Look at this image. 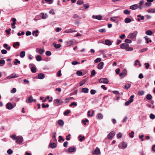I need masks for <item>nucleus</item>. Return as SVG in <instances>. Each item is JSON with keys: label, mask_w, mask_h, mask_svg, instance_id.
I'll use <instances>...</instances> for the list:
<instances>
[{"label": "nucleus", "mask_w": 155, "mask_h": 155, "mask_svg": "<svg viewBox=\"0 0 155 155\" xmlns=\"http://www.w3.org/2000/svg\"><path fill=\"white\" fill-rule=\"evenodd\" d=\"M71 112V111L69 110H67L65 112H64V114L65 116H68V114Z\"/></svg>", "instance_id": "41"}, {"label": "nucleus", "mask_w": 155, "mask_h": 155, "mask_svg": "<svg viewBox=\"0 0 155 155\" xmlns=\"http://www.w3.org/2000/svg\"><path fill=\"white\" fill-rule=\"evenodd\" d=\"M131 21V19L128 18H126L124 20V22L126 23H128L130 22Z\"/></svg>", "instance_id": "31"}, {"label": "nucleus", "mask_w": 155, "mask_h": 155, "mask_svg": "<svg viewBox=\"0 0 155 155\" xmlns=\"http://www.w3.org/2000/svg\"><path fill=\"white\" fill-rule=\"evenodd\" d=\"M42 107L43 108H45L46 107H48L49 106V105L48 104H47L46 105H45L43 103L42 104Z\"/></svg>", "instance_id": "53"}, {"label": "nucleus", "mask_w": 155, "mask_h": 155, "mask_svg": "<svg viewBox=\"0 0 155 155\" xmlns=\"http://www.w3.org/2000/svg\"><path fill=\"white\" fill-rule=\"evenodd\" d=\"M147 50V48H143V49H141V50H140L139 51V52L142 53L143 52H144V51H146Z\"/></svg>", "instance_id": "62"}, {"label": "nucleus", "mask_w": 155, "mask_h": 155, "mask_svg": "<svg viewBox=\"0 0 155 155\" xmlns=\"http://www.w3.org/2000/svg\"><path fill=\"white\" fill-rule=\"evenodd\" d=\"M137 33V31H134V32L130 33L128 35V38L132 39H134L135 41Z\"/></svg>", "instance_id": "3"}, {"label": "nucleus", "mask_w": 155, "mask_h": 155, "mask_svg": "<svg viewBox=\"0 0 155 155\" xmlns=\"http://www.w3.org/2000/svg\"><path fill=\"white\" fill-rule=\"evenodd\" d=\"M88 89L87 88H83L82 89V92L84 93H88Z\"/></svg>", "instance_id": "25"}, {"label": "nucleus", "mask_w": 155, "mask_h": 155, "mask_svg": "<svg viewBox=\"0 0 155 155\" xmlns=\"http://www.w3.org/2000/svg\"><path fill=\"white\" fill-rule=\"evenodd\" d=\"M15 61L14 62V63L15 65H17V63L19 64H20V61H19L18 60V59H15Z\"/></svg>", "instance_id": "42"}, {"label": "nucleus", "mask_w": 155, "mask_h": 155, "mask_svg": "<svg viewBox=\"0 0 155 155\" xmlns=\"http://www.w3.org/2000/svg\"><path fill=\"white\" fill-rule=\"evenodd\" d=\"M129 45L126 43H124L121 44L120 46V48L123 49H126L127 47H128Z\"/></svg>", "instance_id": "8"}, {"label": "nucleus", "mask_w": 155, "mask_h": 155, "mask_svg": "<svg viewBox=\"0 0 155 155\" xmlns=\"http://www.w3.org/2000/svg\"><path fill=\"white\" fill-rule=\"evenodd\" d=\"M122 136V134L121 133H119L117 135V137L118 138H120Z\"/></svg>", "instance_id": "64"}, {"label": "nucleus", "mask_w": 155, "mask_h": 155, "mask_svg": "<svg viewBox=\"0 0 155 155\" xmlns=\"http://www.w3.org/2000/svg\"><path fill=\"white\" fill-rule=\"evenodd\" d=\"M134 97V95H132L130 97V99L129 100L131 103L133 101V98Z\"/></svg>", "instance_id": "47"}, {"label": "nucleus", "mask_w": 155, "mask_h": 155, "mask_svg": "<svg viewBox=\"0 0 155 155\" xmlns=\"http://www.w3.org/2000/svg\"><path fill=\"white\" fill-rule=\"evenodd\" d=\"M46 54L47 56H49L51 55V52L49 51H47L46 52Z\"/></svg>", "instance_id": "55"}, {"label": "nucleus", "mask_w": 155, "mask_h": 155, "mask_svg": "<svg viewBox=\"0 0 155 155\" xmlns=\"http://www.w3.org/2000/svg\"><path fill=\"white\" fill-rule=\"evenodd\" d=\"M7 153L8 154L10 155V154H11L12 153L13 151L11 149H9L8 150Z\"/></svg>", "instance_id": "60"}, {"label": "nucleus", "mask_w": 155, "mask_h": 155, "mask_svg": "<svg viewBox=\"0 0 155 155\" xmlns=\"http://www.w3.org/2000/svg\"><path fill=\"white\" fill-rule=\"evenodd\" d=\"M5 63V61L4 60H0V66H3Z\"/></svg>", "instance_id": "33"}, {"label": "nucleus", "mask_w": 155, "mask_h": 155, "mask_svg": "<svg viewBox=\"0 0 155 155\" xmlns=\"http://www.w3.org/2000/svg\"><path fill=\"white\" fill-rule=\"evenodd\" d=\"M127 147V144L125 142H123L118 145V147L120 149H124Z\"/></svg>", "instance_id": "4"}, {"label": "nucleus", "mask_w": 155, "mask_h": 155, "mask_svg": "<svg viewBox=\"0 0 155 155\" xmlns=\"http://www.w3.org/2000/svg\"><path fill=\"white\" fill-rule=\"evenodd\" d=\"M53 45L54 47L55 48H59L61 47V44H56L55 42H54L53 43Z\"/></svg>", "instance_id": "16"}, {"label": "nucleus", "mask_w": 155, "mask_h": 155, "mask_svg": "<svg viewBox=\"0 0 155 155\" xmlns=\"http://www.w3.org/2000/svg\"><path fill=\"white\" fill-rule=\"evenodd\" d=\"M45 51L44 49H39L38 48H37L36 49V51L41 54H42Z\"/></svg>", "instance_id": "7"}, {"label": "nucleus", "mask_w": 155, "mask_h": 155, "mask_svg": "<svg viewBox=\"0 0 155 155\" xmlns=\"http://www.w3.org/2000/svg\"><path fill=\"white\" fill-rule=\"evenodd\" d=\"M144 91H138V94L139 95H142L144 94Z\"/></svg>", "instance_id": "45"}, {"label": "nucleus", "mask_w": 155, "mask_h": 155, "mask_svg": "<svg viewBox=\"0 0 155 155\" xmlns=\"http://www.w3.org/2000/svg\"><path fill=\"white\" fill-rule=\"evenodd\" d=\"M129 45L128 46V47H127L126 50L127 51H132L133 50V48L132 47H130Z\"/></svg>", "instance_id": "34"}, {"label": "nucleus", "mask_w": 155, "mask_h": 155, "mask_svg": "<svg viewBox=\"0 0 155 155\" xmlns=\"http://www.w3.org/2000/svg\"><path fill=\"white\" fill-rule=\"evenodd\" d=\"M145 38L146 41H147V43H148L149 42H151V40H150V39L147 37V36H146L144 37Z\"/></svg>", "instance_id": "44"}, {"label": "nucleus", "mask_w": 155, "mask_h": 155, "mask_svg": "<svg viewBox=\"0 0 155 155\" xmlns=\"http://www.w3.org/2000/svg\"><path fill=\"white\" fill-rule=\"evenodd\" d=\"M38 77L39 79H41L44 78L45 77L44 74L41 73L38 74Z\"/></svg>", "instance_id": "21"}, {"label": "nucleus", "mask_w": 155, "mask_h": 155, "mask_svg": "<svg viewBox=\"0 0 155 155\" xmlns=\"http://www.w3.org/2000/svg\"><path fill=\"white\" fill-rule=\"evenodd\" d=\"M147 12L149 13H155V9H150L147 10Z\"/></svg>", "instance_id": "22"}, {"label": "nucleus", "mask_w": 155, "mask_h": 155, "mask_svg": "<svg viewBox=\"0 0 155 155\" xmlns=\"http://www.w3.org/2000/svg\"><path fill=\"white\" fill-rule=\"evenodd\" d=\"M146 33L148 35H151L152 34V32L151 30H148L146 31Z\"/></svg>", "instance_id": "36"}, {"label": "nucleus", "mask_w": 155, "mask_h": 155, "mask_svg": "<svg viewBox=\"0 0 155 155\" xmlns=\"http://www.w3.org/2000/svg\"><path fill=\"white\" fill-rule=\"evenodd\" d=\"M96 74V72L95 71V70H93L91 72V77H92L93 76H94Z\"/></svg>", "instance_id": "38"}, {"label": "nucleus", "mask_w": 155, "mask_h": 155, "mask_svg": "<svg viewBox=\"0 0 155 155\" xmlns=\"http://www.w3.org/2000/svg\"><path fill=\"white\" fill-rule=\"evenodd\" d=\"M92 17L93 18L96 19L98 20H101L102 18V16L100 15H97V16L93 15H92Z\"/></svg>", "instance_id": "10"}, {"label": "nucleus", "mask_w": 155, "mask_h": 155, "mask_svg": "<svg viewBox=\"0 0 155 155\" xmlns=\"http://www.w3.org/2000/svg\"><path fill=\"white\" fill-rule=\"evenodd\" d=\"M150 117L152 119H154L155 118V116L153 114H150Z\"/></svg>", "instance_id": "48"}, {"label": "nucleus", "mask_w": 155, "mask_h": 155, "mask_svg": "<svg viewBox=\"0 0 155 155\" xmlns=\"http://www.w3.org/2000/svg\"><path fill=\"white\" fill-rule=\"evenodd\" d=\"M99 81L100 83L107 84L108 82V80L106 78H101L99 80Z\"/></svg>", "instance_id": "5"}, {"label": "nucleus", "mask_w": 155, "mask_h": 155, "mask_svg": "<svg viewBox=\"0 0 155 155\" xmlns=\"http://www.w3.org/2000/svg\"><path fill=\"white\" fill-rule=\"evenodd\" d=\"M115 132L114 131H112L109 133L107 136V138L109 139L112 138L115 135Z\"/></svg>", "instance_id": "6"}, {"label": "nucleus", "mask_w": 155, "mask_h": 155, "mask_svg": "<svg viewBox=\"0 0 155 155\" xmlns=\"http://www.w3.org/2000/svg\"><path fill=\"white\" fill-rule=\"evenodd\" d=\"M96 117L98 119H101L103 118V115L99 113L97 114Z\"/></svg>", "instance_id": "24"}, {"label": "nucleus", "mask_w": 155, "mask_h": 155, "mask_svg": "<svg viewBox=\"0 0 155 155\" xmlns=\"http://www.w3.org/2000/svg\"><path fill=\"white\" fill-rule=\"evenodd\" d=\"M20 45V44L18 42H14L13 44V47L15 48H18V47H16V46H17L18 47Z\"/></svg>", "instance_id": "18"}, {"label": "nucleus", "mask_w": 155, "mask_h": 155, "mask_svg": "<svg viewBox=\"0 0 155 155\" xmlns=\"http://www.w3.org/2000/svg\"><path fill=\"white\" fill-rule=\"evenodd\" d=\"M77 74L80 76H81L82 75V72L81 71H78L77 72Z\"/></svg>", "instance_id": "50"}, {"label": "nucleus", "mask_w": 155, "mask_h": 155, "mask_svg": "<svg viewBox=\"0 0 155 155\" xmlns=\"http://www.w3.org/2000/svg\"><path fill=\"white\" fill-rule=\"evenodd\" d=\"M78 137L80 139V141H83V140L85 138L84 136L82 137L81 135H79Z\"/></svg>", "instance_id": "51"}, {"label": "nucleus", "mask_w": 155, "mask_h": 155, "mask_svg": "<svg viewBox=\"0 0 155 155\" xmlns=\"http://www.w3.org/2000/svg\"><path fill=\"white\" fill-rule=\"evenodd\" d=\"M17 76H16V74H13L10 75L8 77V78H17Z\"/></svg>", "instance_id": "23"}, {"label": "nucleus", "mask_w": 155, "mask_h": 155, "mask_svg": "<svg viewBox=\"0 0 155 155\" xmlns=\"http://www.w3.org/2000/svg\"><path fill=\"white\" fill-rule=\"evenodd\" d=\"M84 2L83 0H78L77 2V4L79 5H81L83 4Z\"/></svg>", "instance_id": "28"}, {"label": "nucleus", "mask_w": 155, "mask_h": 155, "mask_svg": "<svg viewBox=\"0 0 155 155\" xmlns=\"http://www.w3.org/2000/svg\"><path fill=\"white\" fill-rule=\"evenodd\" d=\"M25 51H21V52L20 54V55L21 57L22 58H23L25 56Z\"/></svg>", "instance_id": "32"}, {"label": "nucleus", "mask_w": 155, "mask_h": 155, "mask_svg": "<svg viewBox=\"0 0 155 155\" xmlns=\"http://www.w3.org/2000/svg\"><path fill=\"white\" fill-rule=\"evenodd\" d=\"M16 90L15 88H13L11 91V92L12 93H14L16 92Z\"/></svg>", "instance_id": "63"}, {"label": "nucleus", "mask_w": 155, "mask_h": 155, "mask_svg": "<svg viewBox=\"0 0 155 155\" xmlns=\"http://www.w3.org/2000/svg\"><path fill=\"white\" fill-rule=\"evenodd\" d=\"M100 153L101 152L99 149L97 147L95 150L94 153H93V154H96L97 155H99L100 154Z\"/></svg>", "instance_id": "12"}, {"label": "nucleus", "mask_w": 155, "mask_h": 155, "mask_svg": "<svg viewBox=\"0 0 155 155\" xmlns=\"http://www.w3.org/2000/svg\"><path fill=\"white\" fill-rule=\"evenodd\" d=\"M101 60L100 58H98L94 60V62L95 63H97L98 62H100L101 61Z\"/></svg>", "instance_id": "43"}, {"label": "nucleus", "mask_w": 155, "mask_h": 155, "mask_svg": "<svg viewBox=\"0 0 155 155\" xmlns=\"http://www.w3.org/2000/svg\"><path fill=\"white\" fill-rule=\"evenodd\" d=\"M31 71L34 73L36 72V69L34 67H32L31 68Z\"/></svg>", "instance_id": "49"}, {"label": "nucleus", "mask_w": 155, "mask_h": 155, "mask_svg": "<svg viewBox=\"0 0 155 155\" xmlns=\"http://www.w3.org/2000/svg\"><path fill=\"white\" fill-rule=\"evenodd\" d=\"M85 82H86V81L84 79L82 80V81H81L80 82V83H79L80 85V86H82L84 84H85Z\"/></svg>", "instance_id": "37"}, {"label": "nucleus", "mask_w": 155, "mask_h": 155, "mask_svg": "<svg viewBox=\"0 0 155 155\" xmlns=\"http://www.w3.org/2000/svg\"><path fill=\"white\" fill-rule=\"evenodd\" d=\"M6 107L9 110L12 109L13 107L12 104L9 103H8L6 104Z\"/></svg>", "instance_id": "11"}, {"label": "nucleus", "mask_w": 155, "mask_h": 155, "mask_svg": "<svg viewBox=\"0 0 155 155\" xmlns=\"http://www.w3.org/2000/svg\"><path fill=\"white\" fill-rule=\"evenodd\" d=\"M84 6L86 9H88L89 7L88 4H84Z\"/></svg>", "instance_id": "61"}, {"label": "nucleus", "mask_w": 155, "mask_h": 155, "mask_svg": "<svg viewBox=\"0 0 155 155\" xmlns=\"http://www.w3.org/2000/svg\"><path fill=\"white\" fill-rule=\"evenodd\" d=\"M145 66V68L146 69H148L150 66L149 64L148 63H146L144 64Z\"/></svg>", "instance_id": "59"}, {"label": "nucleus", "mask_w": 155, "mask_h": 155, "mask_svg": "<svg viewBox=\"0 0 155 155\" xmlns=\"http://www.w3.org/2000/svg\"><path fill=\"white\" fill-rule=\"evenodd\" d=\"M96 91L95 90H93V89L91 90L90 91L91 94H94L96 93Z\"/></svg>", "instance_id": "57"}, {"label": "nucleus", "mask_w": 155, "mask_h": 155, "mask_svg": "<svg viewBox=\"0 0 155 155\" xmlns=\"http://www.w3.org/2000/svg\"><path fill=\"white\" fill-rule=\"evenodd\" d=\"M126 74V71L125 70L123 71L119 74L120 76H122V77H124Z\"/></svg>", "instance_id": "19"}, {"label": "nucleus", "mask_w": 155, "mask_h": 155, "mask_svg": "<svg viewBox=\"0 0 155 155\" xmlns=\"http://www.w3.org/2000/svg\"><path fill=\"white\" fill-rule=\"evenodd\" d=\"M50 147L52 148H54L56 147V144L53 143H50Z\"/></svg>", "instance_id": "30"}, {"label": "nucleus", "mask_w": 155, "mask_h": 155, "mask_svg": "<svg viewBox=\"0 0 155 155\" xmlns=\"http://www.w3.org/2000/svg\"><path fill=\"white\" fill-rule=\"evenodd\" d=\"M33 101V99L32 97H29L28 100H26V102L27 103H30L32 102Z\"/></svg>", "instance_id": "20"}, {"label": "nucleus", "mask_w": 155, "mask_h": 155, "mask_svg": "<svg viewBox=\"0 0 155 155\" xmlns=\"http://www.w3.org/2000/svg\"><path fill=\"white\" fill-rule=\"evenodd\" d=\"M36 59L37 61H40L42 60V57L40 55H38L36 57Z\"/></svg>", "instance_id": "26"}, {"label": "nucleus", "mask_w": 155, "mask_h": 155, "mask_svg": "<svg viewBox=\"0 0 155 155\" xmlns=\"http://www.w3.org/2000/svg\"><path fill=\"white\" fill-rule=\"evenodd\" d=\"M146 98L148 100H150L152 98V96L150 94H148L146 96Z\"/></svg>", "instance_id": "40"}, {"label": "nucleus", "mask_w": 155, "mask_h": 155, "mask_svg": "<svg viewBox=\"0 0 155 155\" xmlns=\"http://www.w3.org/2000/svg\"><path fill=\"white\" fill-rule=\"evenodd\" d=\"M104 65V63L103 62H100L98 64L97 68L99 69H101L103 68Z\"/></svg>", "instance_id": "15"}, {"label": "nucleus", "mask_w": 155, "mask_h": 155, "mask_svg": "<svg viewBox=\"0 0 155 155\" xmlns=\"http://www.w3.org/2000/svg\"><path fill=\"white\" fill-rule=\"evenodd\" d=\"M130 84H128L127 85H125V88L127 90H128L130 87Z\"/></svg>", "instance_id": "54"}, {"label": "nucleus", "mask_w": 155, "mask_h": 155, "mask_svg": "<svg viewBox=\"0 0 155 155\" xmlns=\"http://www.w3.org/2000/svg\"><path fill=\"white\" fill-rule=\"evenodd\" d=\"M66 43L67 46L70 47L74 44V42L72 40H70L66 41Z\"/></svg>", "instance_id": "13"}, {"label": "nucleus", "mask_w": 155, "mask_h": 155, "mask_svg": "<svg viewBox=\"0 0 155 155\" xmlns=\"http://www.w3.org/2000/svg\"><path fill=\"white\" fill-rule=\"evenodd\" d=\"M76 149L75 147L73 146L70 147L68 149V151L69 152L71 153L76 151Z\"/></svg>", "instance_id": "9"}, {"label": "nucleus", "mask_w": 155, "mask_h": 155, "mask_svg": "<svg viewBox=\"0 0 155 155\" xmlns=\"http://www.w3.org/2000/svg\"><path fill=\"white\" fill-rule=\"evenodd\" d=\"M54 104L56 106H58L62 104L63 103V100L60 99H56L53 101Z\"/></svg>", "instance_id": "2"}, {"label": "nucleus", "mask_w": 155, "mask_h": 155, "mask_svg": "<svg viewBox=\"0 0 155 155\" xmlns=\"http://www.w3.org/2000/svg\"><path fill=\"white\" fill-rule=\"evenodd\" d=\"M138 7V5L137 4H135L131 6L130 8L132 10H135Z\"/></svg>", "instance_id": "14"}, {"label": "nucleus", "mask_w": 155, "mask_h": 155, "mask_svg": "<svg viewBox=\"0 0 155 155\" xmlns=\"http://www.w3.org/2000/svg\"><path fill=\"white\" fill-rule=\"evenodd\" d=\"M105 42L106 45H111L112 44V41L108 39L106 40L105 41Z\"/></svg>", "instance_id": "17"}, {"label": "nucleus", "mask_w": 155, "mask_h": 155, "mask_svg": "<svg viewBox=\"0 0 155 155\" xmlns=\"http://www.w3.org/2000/svg\"><path fill=\"white\" fill-rule=\"evenodd\" d=\"M58 124L61 126H63L64 124V121L61 120H58Z\"/></svg>", "instance_id": "29"}, {"label": "nucleus", "mask_w": 155, "mask_h": 155, "mask_svg": "<svg viewBox=\"0 0 155 155\" xmlns=\"http://www.w3.org/2000/svg\"><path fill=\"white\" fill-rule=\"evenodd\" d=\"M137 63L138 64V66L139 67H140L141 66V64L138 60H137L135 61V63L134 64L135 65V66H137Z\"/></svg>", "instance_id": "27"}, {"label": "nucleus", "mask_w": 155, "mask_h": 155, "mask_svg": "<svg viewBox=\"0 0 155 155\" xmlns=\"http://www.w3.org/2000/svg\"><path fill=\"white\" fill-rule=\"evenodd\" d=\"M11 30V29L10 28H9L8 29H7L5 30V32H6L7 34L8 35L10 34V31Z\"/></svg>", "instance_id": "56"}, {"label": "nucleus", "mask_w": 155, "mask_h": 155, "mask_svg": "<svg viewBox=\"0 0 155 155\" xmlns=\"http://www.w3.org/2000/svg\"><path fill=\"white\" fill-rule=\"evenodd\" d=\"M1 52L2 54H6L7 53V51L3 49L1 50Z\"/></svg>", "instance_id": "58"}, {"label": "nucleus", "mask_w": 155, "mask_h": 155, "mask_svg": "<svg viewBox=\"0 0 155 155\" xmlns=\"http://www.w3.org/2000/svg\"><path fill=\"white\" fill-rule=\"evenodd\" d=\"M123 13L125 14L128 15L130 13V12L128 10H125L124 11Z\"/></svg>", "instance_id": "39"}, {"label": "nucleus", "mask_w": 155, "mask_h": 155, "mask_svg": "<svg viewBox=\"0 0 155 155\" xmlns=\"http://www.w3.org/2000/svg\"><path fill=\"white\" fill-rule=\"evenodd\" d=\"M125 42L126 43H131L132 42L131 40L130 39H126L125 40Z\"/></svg>", "instance_id": "52"}, {"label": "nucleus", "mask_w": 155, "mask_h": 155, "mask_svg": "<svg viewBox=\"0 0 155 155\" xmlns=\"http://www.w3.org/2000/svg\"><path fill=\"white\" fill-rule=\"evenodd\" d=\"M10 137L13 140H16V143L18 144H20L23 142V138L21 136H17L16 135L14 134L10 136Z\"/></svg>", "instance_id": "1"}, {"label": "nucleus", "mask_w": 155, "mask_h": 155, "mask_svg": "<svg viewBox=\"0 0 155 155\" xmlns=\"http://www.w3.org/2000/svg\"><path fill=\"white\" fill-rule=\"evenodd\" d=\"M134 132L133 131H131V133H129V136L131 138H133L134 137Z\"/></svg>", "instance_id": "46"}, {"label": "nucleus", "mask_w": 155, "mask_h": 155, "mask_svg": "<svg viewBox=\"0 0 155 155\" xmlns=\"http://www.w3.org/2000/svg\"><path fill=\"white\" fill-rule=\"evenodd\" d=\"M40 15L42 16V18L43 19H45L47 17V15L46 14H44L43 13H41Z\"/></svg>", "instance_id": "35"}]
</instances>
